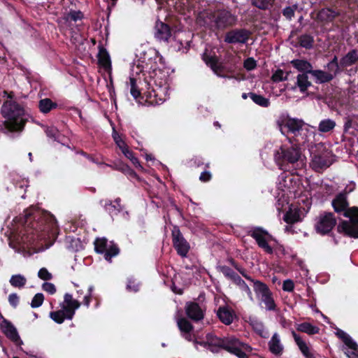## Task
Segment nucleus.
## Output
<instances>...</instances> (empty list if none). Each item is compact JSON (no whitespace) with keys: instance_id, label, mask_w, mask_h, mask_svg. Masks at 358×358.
I'll return each mask as SVG.
<instances>
[{"instance_id":"nucleus-1","label":"nucleus","mask_w":358,"mask_h":358,"mask_svg":"<svg viewBox=\"0 0 358 358\" xmlns=\"http://www.w3.org/2000/svg\"><path fill=\"white\" fill-rule=\"evenodd\" d=\"M129 78L130 93L136 99L141 96L138 83L141 78H136L142 73L143 84L146 88L144 94L152 104H162L169 96V76L164 69L162 57L153 49L144 52L143 57L132 67Z\"/></svg>"},{"instance_id":"nucleus-2","label":"nucleus","mask_w":358,"mask_h":358,"mask_svg":"<svg viewBox=\"0 0 358 358\" xmlns=\"http://www.w3.org/2000/svg\"><path fill=\"white\" fill-rule=\"evenodd\" d=\"M347 194L341 192L332 201V206L337 213H343L349 220L342 221L338 225L337 229L349 237L358 238V208H348Z\"/></svg>"},{"instance_id":"nucleus-3","label":"nucleus","mask_w":358,"mask_h":358,"mask_svg":"<svg viewBox=\"0 0 358 358\" xmlns=\"http://www.w3.org/2000/svg\"><path fill=\"white\" fill-rule=\"evenodd\" d=\"M206 340V342L194 341L195 346L199 344L213 352H218L220 349H224L238 358H248L247 353L252 351V348L249 345L241 342L233 336L221 338L213 334H208Z\"/></svg>"},{"instance_id":"nucleus-4","label":"nucleus","mask_w":358,"mask_h":358,"mask_svg":"<svg viewBox=\"0 0 358 358\" xmlns=\"http://www.w3.org/2000/svg\"><path fill=\"white\" fill-rule=\"evenodd\" d=\"M274 159L280 169L285 171L303 169L306 164V157L302 155L301 150L294 146H281L275 152Z\"/></svg>"},{"instance_id":"nucleus-5","label":"nucleus","mask_w":358,"mask_h":358,"mask_svg":"<svg viewBox=\"0 0 358 358\" xmlns=\"http://www.w3.org/2000/svg\"><path fill=\"white\" fill-rule=\"evenodd\" d=\"M196 21L201 26L215 29H224L235 25L237 17L230 11L224 9L215 12H201Z\"/></svg>"},{"instance_id":"nucleus-6","label":"nucleus","mask_w":358,"mask_h":358,"mask_svg":"<svg viewBox=\"0 0 358 358\" xmlns=\"http://www.w3.org/2000/svg\"><path fill=\"white\" fill-rule=\"evenodd\" d=\"M3 124L10 131H20L27 120L24 108L14 101H6L1 107Z\"/></svg>"},{"instance_id":"nucleus-7","label":"nucleus","mask_w":358,"mask_h":358,"mask_svg":"<svg viewBox=\"0 0 358 358\" xmlns=\"http://www.w3.org/2000/svg\"><path fill=\"white\" fill-rule=\"evenodd\" d=\"M278 126L283 134H291L298 138L297 141L304 142L309 133L308 125L300 119L287 117L281 122H278Z\"/></svg>"},{"instance_id":"nucleus-8","label":"nucleus","mask_w":358,"mask_h":358,"mask_svg":"<svg viewBox=\"0 0 358 358\" xmlns=\"http://www.w3.org/2000/svg\"><path fill=\"white\" fill-rule=\"evenodd\" d=\"M243 276L253 284V289L257 298L261 304L264 305V308L267 311H274L276 310V303L273 299V293L268 287L264 282L252 279L250 276L243 275Z\"/></svg>"},{"instance_id":"nucleus-9","label":"nucleus","mask_w":358,"mask_h":358,"mask_svg":"<svg viewBox=\"0 0 358 358\" xmlns=\"http://www.w3.org/2000/svg\"><path fill=\"white\" fill-rule=\"evenodd\" d=\"M332 153L323 145H318L315 151L312 152L310 166L316 171H320L329 167L333 162Z\"/></svg>"},{"instance_id":"nucleus-10","label":"nucleus","mask_w":358,"mask_h":358,"mask_svg":"<svg viewBox=\"0 0 358 358\" xmlns=\"http://www.w3.org/2000/svg\"><path fill=\"white\" fill-rule=\"evenodd\" d=\"M248 234L257 242L258 246L268 254H272L273 250L269 245L271 241H274L273 236L261 227H252L248 231Z\"/></svg>"},{"instance_id":"nucleus-11","label":"nucleus","mask_w":358,"mask_h":358,"mask_svg":"<svg viewBox=\"0 0 358 358\" xmlns=\"http://www.w3.org/2000/svg\"><path fill=\"white\" fill-rule=\"evenodd\" d=\"M94 249L97 253L103 254L108 262L119 254V248L113 242H108L105 238H96L94 241Z\"/></svg>"},{"instance_id":"nucleus-12","label":"nucleus","mask_w":358,"mask_h":358,"mask_svg":"<svg viewBox=\"0 0 358 358\" xmlns=\"http://www.w3.org/2000/svg\"><path fill=\"white\" fill-rule=\"evenodd\" d=\"M336 223V220L332 213H323L317 217L315 229L318 233L326 234L331 231Z\"/></svg>"},{"instance_id":"nucleus-13","label":"nucleus","mask_w":358,"mask_h":358,"mask_svg":"<svg viewBox=\"0 0 358 358\" xmlns=\"http://www.w3.org/2000/svg\"><path fill=\"white\" fill-rule=\"evenodd\" d=\"M173 244L178 254L182 257L187 256L190 245L181 234L178 227H175L172 231Z\"/></svg>"},{"instance_id":"nucleus-14","label":"nucleus","mask_w":358,"mask_h":358,"mask_svg":"<svg viewBox=\"0 0 358 358\" xmlns=\"http://www.w3.org/2000/svg\"><path fill=\"white\" fill-rule=\"evenodd\" d=\"M1 329L6 337L13 341L16 345L20 346L23 344L16 328L8 320H3L2 321L1 324Z\"/></svg>"},{"instance_id":"nucleus-15","label":"nucleus","mask_w":358,"mask_h":358,"mask_svg":"<svg viewBox=\"0 0 358 358\" xmlns=\"http://www.w3.org/2000/svg\"><path fill=\"white\" fill-rule=\"evenodd\" d=\"M249 38V31L245 29H234L226 34L224 41L228 43H245Z\"/></svg>"},{"instance_id":"nucleus-16","label":"nucleus","mask_w":358,"mask_h":358,"mask_svg":"<svg viewBox=\"0 0 358 358\" xmlns=\"http://www.w3.org/2000/svg\"><path fill=\"white\" fill-rule=\"evenodd\" d=\"M185 312L188 317L195 322L201 320L204 316L203 310L195 302H187L185 305Z\"/></svg>"},{"instance_id":"nucleus-17","label":"nucleus","mask_w":358,"mask_h":358,"mask_svg":"<svg viewBox=\"0 0 358 358\" xmlns=\"http://www.w3.org/2000/svg\"><path fill=\"white\" fill-rule=\"evenodd\" d=\"M60 306L67 310L69 317H73L76 310L80 306V303L73 299L71 294L66 293L64 296V302Z\"/></svg>"},{"instance_id":"nucleus-18","label":"nucleus","mask_w":358,"mask_h":358,"mask_svg":"<svg viewBox=\"0 0 358 358\" xmlns=\"http://www.w3.org/2000/svg\"><path fill=\"white\" fill-rule=\"evenodd\" d=\"M217 316L226 325L231 324L236 317L234 311L227 306H220L217 310Z\"/></svg>"},{"instance_id":"nucleus-19","label":"nucleus","mask_w":358,"mask_h":358,"mask_svg":"<svg viewBox=\"0 0 358 358\" xmlns=\"http://www.w3.org/2000/svg\"><path fill=\"white\" fill-rule=\"evenodd\" d=\"M170 27L162 22H157L155 26V37L159 41L167 42L171 37Z\"/></svg>"},{"instance_id":"nucleus-20","label":"nucleus","mask_w":358,"mask_h":358,"mask_svg":"<svg viewBox=\"0 0 358 358\" xmlns=\"http://www.w3.org/2000/svg\"><path fill=\"white\" fill-rule=\"evenodd\" d=\"M295 171H293L292 174L287 173L285 171L282 173L278 179V188L282 192L289 191L294 187L293 176Z\"/></svg>"},{"instance_id":"nucleus-21","label":"nucleus","mask_w":358,"mask_h":358,"mask_svg":"<svg viewBox=\"0 0 358 358\" xmlns=\"http://www.w3.org/2000/svg\"><path fill=\"white\" fill-rule=\"evenodd\" d=\"M227 275L243 292H245L247 294L250 300L251 301H253L254 299L252 293L249 286L245 283V282L238 274H236L234 271H233L231 269L228 270Z\"/></svg>"},{"instance_id":"nucleus-22","label":"nucleus","mask_w":358,"mask_h":358,"mask_svg":"<svg viewBox=\"0 0 358 358\" xmlns=\"http://www.w3.org/2000/svg\"><path fill=\"white\" fill-rule=\"evenodd\" d=\"M310 74L314 78L315 82L319 84L329 82L336 76L329 70V71L312 70Z\"/></svg>"},{"instance_id":"nucleus-23","label":"nucleus","mask_w":358,"mask_h":358,"mask_svg":"<svg viewBox=\"0 0 358 358\" xmlns=\"http://www.w3.org/2000/svg\"><path fill=\"white\" fill-rule=\"evenodd\" d=\"M268 348L271 352L276 356H280L284 350L283 345L280 341V335L275 332L268 342Z\"/></svg>"},{"instance_id":"nucleus-24","label":"nucleus","mask_w":358,"mask_h":358,"mask_svg":"<svg viewBox=\"0 0 358 358\" xmlns=\"http://www.w3.org/2000/svg\"><path fill=\"white\" fill-rule=\"evenodd\" d=\"M292 334L294 337V339L300 349L301 352L306 358H315L313 353H311L309 347L306 344V343L302 340V338L296 334L294 331H292Z\"/></svg>"},{"instance_id":"nucleus-25","label":"nucleus","mask_w":358,"mask_h":358,"mask_svg":"<svg viewBox=\"0 0 358 358\" xmlns=\"http://www.w3.org/2000/svg\"><path fill=\"white\" fill-rule=\"evenodd\" d=\"M308 73H301L296 76V85L292 87V89L294 90L296 87H299L301 92L304 93L307 91L309 87L311 86V83L308 80Z\"/></svg>"},{"instance_id":"nucleus-26","label":"nucleus","mask_w":358,"mask_h":358,"mask_svg":"<svg viewBox=\"0 0 358 358\" xmlns=\"http://www.w3.org/2000/svg\"><path fill=\"white\" fill-rule=\"evenodd\" d=\"M250 325L252 326L253 330L262 338H266L269 336L268 331L264 327V323L256 319H250Z\"/></svg>"},{"instance_id":"nucleus-27","label":"nucleus","mask_w":358,"mask_h":358,"mask_svg":"<svg viewBox=\"0 0 358 358\" xmlns=\"http://www.w3.org/2000/svg\"><path fill=\"white\" fill-rule=\"evenodd\" d=\"M292 65L302 73H310L313 70L312 64L303 59H293L291 61Z\"/></svg>"},{"instance_id":"nucleus-28","label":"nucleus","mask_w":358,"mask_h":358,"mask_svg":"<svg viewBox=\"0 0 358 358\" xmlns=\"http://www.w3.org/2000/svg\"><path fill=\"white\" fill-rule=\"evenodd\" d=\"M98 59L99 64L106 70H108L111 68V62L109 54L103 47L99 48Z\"/></svg>"},{"instance_id":"nucleus-29","label":"nucleus","mask_w":358,"mask_h":358,"mask_svg":"<svg viewBox=\"0 0 358 358\" xmlns=\"http://www.w3.org/2000/svg\"><path fill=\"white\" fill-rule=\"evenodd\" d=\"M113 138L117 146L121 150L122 152L125 157L130 156L132 152L131 150L129 149V147L125 143V142L122 139L121 136L116 132L115 129L113 131Z\"/></svg>"},{"instance_id":"nucleus-30","label":"nucleus","mask_w":358,"mask_h":358,"mask_svg":"<svg viewBox=\"0 0 358 358\" xmlns=\"http://www.w3.org/2000/svg\"><path fill=\"white\" fill-rule=\"evenodd\" d=\"M50 317L58 324H62L66 320H71L73 317H69L67 310L64 308L57 311L50 313Z\"/></svg>"},{"instance_id":"nucleus-31","label":"nucleus","mask_w":358,"mask_h":358,"mask_svg":"<svg viewBox=\"0 0 358 358\" xmlns=\"http://www.w3.org/2000/svg\"><path fill=\"white\" fill-rule=\"evenodd\" d=\"M358 60V52L355 50L350 51L341 59V64L343 66H349Z\"/></svg>"},{"instance_id":"nucleus-32","label":"nucleus","mask_w":358,"mask_h":358,"mask_svg":"<svg viewBox=\"0 0 358 358\" xmlns=\"http://www.w3.org/2000/svg\"><path fill=\"white\" fill-rule=\"evenodd\" d=\"M296 329L309 335L316 334L319 333L320 331V329L317 326H314L308 322L299 324L296 327Z\"/></svg>"},{"instance_id":"nucleus-33","label":"nucleus","mask_w":358,"mask_h":358,"mask_svg":"<svg viewBox=\"0 0 358 358\" xmlns=\"http://www.w3.org/2000/svg\"><path fill=\"white\" fill-rule=\"evenodd\" d=\"M338 13L328 8L322 9L317 14V17L322 21H331L336 16Z\"/></svg>"},{"instance_id":"nucleus-34","label":"nucleus","mask_w":358,"mask_h":358,"mask_svg":"<svg viewBox=\"0 0 358 358\" xmlns=\"http://www.w3.org/2000/svg\"><path fill=\"white\" fill-rule=\"evenodd\" d=\"M9 282L13 287L22 289L27 283V278L21 274H15L10 277Z\"/></svg>"},{"instance_id":"nucleus-35","label":"nucleus","mask_w":358,"mask_h":358,"mask_svg":"<svg viewBox=\"0 0 358 358\" xmlns=\"http://www.w3.org/2000/svg\"><path fill=\"white\" fill-rule=\"evenodd\" d=\"M343 350L348 358H358V345L354 341L343 347Z\"/></svg>"},{"instance_id":"nucleus-36","label":"nucleus","mask_w":358,"mask_h":358,"mask_svg":"<svg viewBox=\"0 0 358 358\" xmlns=\"http://www.w3.org/2000/svg\"><path fill=\"white\" fill-rule=\"evenodd\" d=\"M248 95L249 97L253 101V102L262 107H268L270 105L269 99L262 95L257 94L252 92L248 93Z\"/></svg>"},{"instance_id":"nucleus-37","label":"nucleus","mask_w":358,"mask_h":358,"mask_svg":"<svg viewBox=\"0 0 358 358\" xmlns=\"http://www.w3.org/2000/svg\"><path fill=\"white\" fill-rule=\"evenodd\" d=\"M40 110L43 113H49L52 108H55L57 104L52 102L50 99L45 98L39 101Z\"/></svg>"},{"instance_id":"nucleus-38","label":"nucleus","mask_w":358,"mask_h":358,"mask_svg":"<svg viewBox=\"0 0 358 358\" xmlns=\"http://www.w3.org/2000/svg\"><path fill=\"white\" fill-rule=\"evenodd\" d=\"M120 202V199L119 198L115 200V203H113L110 201H106L104 208L110 214H117L121 210Z\"/></svg>"},{"instance_id":"nucleus-39","label":"nucleus","mask_w":358,"mask_h":358,"mask_svg":"<svg viewBox=\"0 0 358 358\" xmlns=\"http://www.w3.org/2000/svg\"><path fill=\"white\" fill-rule=\"evenodd\" d=\"M336 126V122L331 119L322 120L318 126V129L320 132H328L332 130Z\"/></svg>"},{"instance_id":"nucleus-40","label":"nucleus","mask_w":358,"mask_h":358,"mask_svg":"<svg viewBox=\"0 0 358 358\" xmlns=\"http://www.w3.org/2000/svg\"><path fill=\"white\" fill-rule=\"evenodd\" d=\"M177 324L182 334L191 332L193 329L192 324L185 318L178 319Z\"/></svg>"},{"instance_id":"nucleus-41","label":"nucleus","mask_w":358,"mask_h":358,"mask_svg":"<svg viewBox=\"0 0 358 358\" xmlns=\"http://www.w3.org/2000/svg\"><path fill=\"white\" fill-rule=\"evenodd\" d=\"M288 72H285L280 69H276L272 74L271 80L274 83H279L287 80Z\"/></svg>"},{"instance_id":"nucleus-42","label":"nucleus","mask_w":358,"mask_h":358,"mask_svg":"<svg viewBox=\"0 0 358 358\" xmlns=\"http://www.w3.org/2000/svg\"><path fill=\"white\" fill-rule=\"evenodd\" d=\"M274 0H252V4L262 10L268 9L273 6Z\"/></svg>"},{"instance_id":"nucleus-43","label":"nucleus","mask_w":358,"mask_h":358,"mask_svg":"<svg viewBox=\"0 0 358 358\" xmlns=\"http://www.w3.org/2000/svg\"><path fill=\"white\" fill-rule=\"evenodd\" d=\"M313 38L310 35H302L299 38V43L300 45L306 49H310L313 47Z\"/></svg>"},{"instance_id":"nucleus-44","label":"nucleus","mask_w":358,"mask_h":358,"mask_svg":"<svg viewBox=\"0 0 358 358\" xmlns=\"http://www.w3.org/2000/svg\"><path fill=\"white\" fill-rule=\"evenodd\" d=\"M206 64L210 66L211 69L216 75L222 76L220 73L222 71V69L215 58L210 57L206 61Z\"/></svg>"},{"instance_id":"nucleus-45","label":"nucleus","mask_w":358,"mask_h":358,"mask_svg":"<svg viewBox=\"0 0 358 358\" xmlns=\"http://www.w3.org/2000/svg\"><path fill=\"white\" fill-rule=\"evenodd\" d=\"M297 8V5L296 4L285 7V8H283L282 11L283 16L286 19L291 20L292 17L294 16V13Z\"/></svg>"},{"instance_id":"nucleus-46","label":"nucleus","mask_w":358,"mask_h":358,"mask_svg":"<svg viewBox=\"0 0 358 358\" xmlns=\"http://www.w3.org/2000/svg\"><path fill=\"white\" fill-rule=\"evenodd\" d=\"M45 133L48 137L52 138L54 141H58L59 138V136H60L59 131L55 127H48L45 129Z\"/></svg>"},{"instance_id":"nucleus-47","label":"nucleus","mask_w":358,"mask_h":358,"mask_svg":"<svg viewBox=\"0 0 358 358\" xmlns=\"http://www.w3.org/2000/svg\"><path fill=\"white\" fill-rule=\"evenodd\" d=\"M284 220L287 223L296 222L299 220V215L296 212L290 210L285 214Z\"/></svg>"},{"instance_id":"nucleus-48","label":"nucleus","mask_w":358,"mask_h":358,"mask_svg":"<svg viewBox=\"0 0 358 358\" xmlns=\"http://www.w3.org/2000/svg\"><path fill=\"white\" fill-rule=\"evenodd\" d=\"M43 301H44L43 294L41 293H38V294H35V296L33 297L31 302V306L33 308H38L42 305Z\"/></svg>"},{"instance_id":"nucleus-49","label":"nucleus","mask_w":358,"mask_h":358,"mask_svg":"<svg viewBox=\"0 0 358 358\" xmlns=\"http://www.w3.org/2000/svg\"><path fill=\"white\" fill-rule=\"evenodd\" d=\"M336 336L341 338L344 343L345 345L347 344H352V341H353L352 338L344 331L341 329H338L336 333Z\"/></svg>"},{"instance_id":"nucleus-50","label":"nucleus","mask_w":358,"mask_h":358,"mask_svg":"<svg viewBox=\"0 0 358 358\" xmlns=\"http://www.w3.org/2000/svg\"><path fill=\"white\" fill-rule=\"evenodd\" d=\"M327 67L330 71H332L335 75H336L338 73L339 66L336 56H334L333 59L327 64Z\"/></svg>"},{"instance_id":"nucleus-51","label":"nucleus","mask_w":358,"mask_h":358,"mask_svg":"<svg viewBox=\"0 0 358 358\" xmlns=\"http://www.w3.org/2000/svg\"><path fill=\"white\" fill-rule=\"evenodd\" d=\"M244 68L248 71H252L257 66L256 61L252 57H249L244 61Z\"/></svg>"},{"instance_id":"nucleus-52","label":"nucleus","mask_w":358,"mask_h":358,"mask_svg":"<svg viewBox=\"0 0 358 358\" xmlns=\"http://www.w3.org/2000/svg\"><path fill=\"white\" fill-rule=\"evenodd\" d=\"M38 276L44 280H48L52 278V274L45 268H42L39 270Z\"/></svg>"},{"instance_id":"nucleus-53","label":"nucleus","mask_w":358,"mask_h":358,"mask_svg":"<svg viewBox=\"0 0 358 358\" xmlns=\"http://www.w3.org/2000/svg\"><path fill=\"white\" fill-rule=\"evenodd\" d=\"M127 289L130 292H136L138 290V284L132 278H129L127 285Z\"/></svg>"},{"instance_id":"nucleus-54","label":"nucleus","mask_w":358,"mask_h":358,"mask_svg":"<svg viewBox=\"0 0 358 358\" xmlns=\"http://www.w3.org/2000/svg\"><path fill=\"white\" fill-rule=\"evenodd\" d=\"M83 17V14L80 11H71L67 14L66 20H71L73 21H76L79 19H81Z\"/></svg>"},{"instance_id":"nucleus-55","label":"nucleus","mask_w":358,"mask_h":358,"mask_svg":"<svg viewBox=\"0 0 358 358\" xmlns=\"http://www.w3.org/2000/svg\"><path fill=\"white\" fill-rule=\"evenodd\" d=\"M42 288L44 291L50 294H53L56 292V287L55 285L51 282H44L42 285Z\"/></svg>"},{"instance_id":"nucleus-56","label":"nucleus","mask_w":358,"mask_h":358,"mask_svg":"<svg viewBox=\"0 0 358 358\" xmlns=\"http://www.w3.org/2000/svg\"><path fill=\"white\" fill-rule=\"evenodd\" d=\"M294 288V282L292 280L287 279L283 282L282 289L285 292H292Z\"/></svg>"},{"instance_id":"nucleus-57","label":"nucleus","mask_w":358,"mask_h":358,"mask_svg":"<svg viewBox=\"0 0 358 358\" xmlns=\"http://www.w3.org/2000/svg\"><path fill=\"white\" fill-rule=\"evenodd\" d=\"M9 303L14 308H16L19 303V296L17 294L13 293L8 296Z\"/></svg>"},{"instance_id":"nucleus-58","label":"nucleus","mask_w":358,"mask_h":358,"mask_svg":"<svg viewBox=\"0 0 358 358\" xmlns=\"http://www.w3.org/2000/svg\"><path fill=\"white\" fill-rule=\"evenodd\" d=\"M93 289H94L93 286H90L88 287V292H87V294H85V296H84L83 304L85 306H86L87 307H89V306H90V299H91V296H92V294Z\"/></svg>"},{"instance_id":"nucleus-59","label":"nucleus","mask_w":358,"mask_h":358,"mask_svg":"<svg viewBox=\"0 0 358 358\" xmlns=\"http://www.w3.org/2000/svg\"><path fill=\"white\" fill-rule=\"evenodd\" d=\"M126 157L129 159L136 167L143 169V167L140 164L138 159L134 155L133 152L131 153L130 156L129 155Z\"/></svg>"},{"instance_id":"nucleus-60","label":"nucleus","mask_w":358,"mask_h":358,"mask_svg":"<svg viewBox=\"0 0 358 358\" xmlns=\"http://www.w3.org/2000/svg\"><path fill=\"white\" fill-rule=\"evenodd\" d=\"M354 121L350 118H346L344 124V131L345 133L350 132V129L352 128Z\"/></svg>"},{"instance_id":"nucleus-61","label":"nucleus","mask_w":358,"mask_h":358,"mask_svg":"<svg viewBox=\"0 0 358 358\" xmlns=\"http://www.w3.org/2000/svg\"><path fill=\"white\" fill-rule=\"evenodd\" d=\"M211 178V174L209 171H203L201 173L199 176V180L201 182H208Z\"/></svg>"},{"instance_id":"nucleus-62","label":"nucleus","mask_w":358,"mask_h":358,"mask_svg":"<svg viewBox=\"0 0 358 358\" xmlns=\"http://www.w3.org/2000/svg\"><path fill=\"white\" fill-rule=\"evenodd\" d=\"M182 336L188 341H192V336L191 332L182 333Z\"/></svg>"},{"instance_id":"nucleus-63","label":"nucleus","mask_w":358,"mask_h":358,"mask_svg":"<svg viewBox=\"0 0 358 358\" xmlns=\"http://www.w3.org/2000/svg\"><path fill=\"white\" fill-rule=\"evenodd\" d=\"M27 355H28V358H40V357H37L36 355H34L31 353H27Z\"/></svg>"},{"instance_id":"nucleus-64","label":"nucleus","mask_w":358,"mask_h":358,"mask_svg":"<svg viewBox=\"0 0 358 358\" xmlns=\"http://www.w3.org/2000/svg\"><path fill=\"white\" fill-rule=\"evenodd\" d=\"M145 159H146L147 161H148V160H152V159H153V158L152 157V156H151L150 155H145Z\"/></svg>"}]
</instances>
